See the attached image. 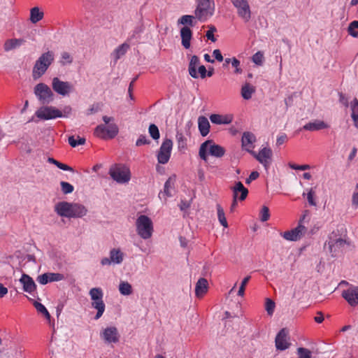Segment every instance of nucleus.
<instances>
[{"label":"nucleus","mask_w":358,"mask_h":358,"mask_svg":"<svg viewBox=\"0 0 358 358\" xmlns=\"http://www.w3.org/2000/svg\"><path fill=\"white\" fill-rule=\"evenodd\" d=\"M148 131H149V134H150V136L153 139L157 140V139L159 138V136H160L159 131L158 127L155 124H151L149 127Z\"/></svg>","instance_id":"nucleus-46"},{"label":"nucleus","mask_w":358,"mask_h":358,"mask_svg":"<svg viewBox=\"0 0 358 358\" xmlns=\"http://www.w3.org/2000/svg\"><path fill=\"white\" fill-rule=\"evenodd\" d=\"M259 172H257L256 171H252L250 174L249 177L248 178H246L245 183L246 184H250L252 181L257 179L259 178Z\"/></svg>","instance_id":"nucleus-59"},{"label":"nucleus","mask_w":358,"mask_h":358,"mask_svg":"<svg viewBox=\"0 0 358 358\" xmlns=\"http://www.w3.org/2000/svg\"><path fill=\"white\" fill-rule=\"evenodd\" d=\"M199 58L196 55L192 56L189 64L188 71L189 75L194 78H199L196 68L199 66Z\"/></svg>","instance_id":"nucleus-32"},{"label":"nucleus","mask_w":358,"mask_h":358,"mask_svg":"<svg viewBox=\"0 0 358 358\" xmlns=\"http://www.w3.org/2000/svg\"><path fill=\"white\" fill-rule=\"evenodd\" d=\"M305 217L306 214L300 219L298 226L291 231H285L282 234V237L287 241H296L300 239L306 234L307 230L306 227L302 224Z\"/></svg>","instance_id":"nucleus-14"},{"label":"nucleus","mask_w":358,"mask_h":358,"mask_svg":"<svg viewBox=\"0 0 358 358\" xmlns=\"http://www.w3.org/2000/svg\"><path fill=\"white\" fill-rule=\"evenodd\" d=\"M176 140L179 148H184L185 145V138L182 133H177Z\"/></svg>","instance_id":"nucleus-56"},{"label":"nucleus","mask_w":358,"mask_h":358,"mask_svg":"<svg viewBox=\"0 0 358 358\" xmlns=\"http://www.w3.org/2000/svg\"><path fill=\"white\" fill-rule=\"evenodd\" d=\"M43 12L38 7H34L30 10V21L36 24L43 19Z\"/></svg>","instance_id":"nucleus-36"},{"label":"nucleus","mask_w":358,"mask_h":358,"mask_svg":"<svg viewBox=\"0 0 358 358\" xmlns=\"http://www.w3.org/2000/svg\"><path fill=\"white\" fill-rule=\"evenodd\" d=\"M173 148V141L169 138H165L157 154V161L159 164H166L170 157Z\"/></svg>","instance_id":"nucleus-13"},{"label":"nucleus","mask_w":358,"mask_h":358,"mask_svg":"<svg viewBox=\"0 0 358 358\" xmlns=\"http://www.w3.org/2000/svg\"><path fill=\"white\" fill-rule=\"evenodd\" d=\"M250 279V276L248 275V276H246L242 280L241 286H240L239 289L238 291V296H244L245 287H246L248 282H249Z\"/></svg>","instance_id":"nucleus-50"},{"label":"nucleus","mask_w":358,"mask_h":358,"mask_svg":"<svg viewBox=\"0 0 358 358\" xmlns=\"http://www.w3.org/2000/svg\"><path fill=\"white\" fill-rule=\"evenodd\" d=\"M254 92L255 88L248 83L244 85L241 88V95L244 99H250Z\"/></svg>","instance_id":"nucleus-37"},{"label":"nucleus","mask_w":358,"mask_h":358,"mask_svg":"<svg viewBox=\"0 0 358 358\" xmlns=\"http://www.w3.org/2000/svg\"><path fill=\"white\" fill-rule=\"evenodd\" d=\"M339 101L344 106H345L346 108L348 107V99L342 93L339 94Z\"/></svg>","instance_id":"nucleus-62"},{"label":"nucleus","mask_w":358,"mask_h":358,"mask_svg":"<svg viewBox=\"0 0 358 358\" xmlns=\"http://www.w3.org/2000/svg\"><path fill=\"white\" fill-rule=\"evenodd\" d=\"M216 208L217 211V217L220 223L224 227L227 228L228 227V224L222 207L220 204H217Z\"/></svg>","instance_id":"nucleus-40"},{"label":"nucleus","mask_w":358,"mask_h":358,"mask_svg":"<svg viewBox=\"0 0 358 358\" xmlns=\"http://www.w3.org/2000/svg\"><path fill=\"white\" fill-rule=\"evenodd\" d=\"M68 142L71 147L76 148L78 145H84L85 138L78 136V140H76L73 136H71L69 137Z\"/></svg>","instance_id":"nucleus-43"},{"label":"nucleus","mask_w":358,"mask_h":358,"mask_svg":"<svg viewBox=\"0 0 358 358\" xmlns=\"http://www.w3.org/2000/svg\"><path fill=\"white\" fill-rule=\"evenodd\" d=\"M352 108V118L353 120L355 126L358 128V100L355 99L351 103Z\"/></svg>","instance_id":"nucleus-38"},{"label":"nucleus","mask_w":358,"mask_h":358,"mask_svg":"<svg viewBox=\"0 0 358 358\" xmlns=\"http://www.w3.org/2000/svg\"><path fill=\"white\" fill-rule=\"evenodd\" d=\"M136 232L143 239H148L152 236L154 231L151 219L145 215H141L136 221Z\"/></svg>","instance_id":"nucleus-4"},{"label":"nucleus","mask_w":358,"mask_h":358,"mask_svg":"<svg viewBox=\"0 0 358 358\" xmlns=\"http://www.w3.org/2000/svg\"><path fill=\"white\" fill-rule=\"evenodd\" d=\"M345 244V240L339 237L336 233L332 232L329 235L328 240L326 241L324 247H327L329 252L331 256L334 257Z\"/></svg>","instance_id":"nucleus-9"},{"label":"nucleus","mask_w":358,"mask_h":358,"mask_svg":"<svg viewBox=\"0 0 358 358\" xmlns=\"http://www.w3.org/2000/svg\"><path fill=\"white\" fill-rule=\"evenodd\" d=\"M341 296L351 306H356L358 304V286L350 285L342 292Z\"/></svg>","instance_id":"nucleus-17"},{"label":"nucleus","mask_w":358,"mask_h":358,"mask_svg":"<svg viewBox=\"0 0 358 358\" xmlns=\"http://www.w3.org/2000/svg\"><path fill=\"white\" fill-rule=\"evenodd\" d=\"M242 189H241V186H240L238 185V187H237V189L234 190V198H233L232 203H231V205L230 207L231 211H233L237 207V205H238V196L236 195V190H242Z\"/></svg>","instance_id":"nucleus-52"},{"label":"nucleus","mask_w":358,"mask_h":358,"mask_svg":"<svg viewBox=\"0 0 358 358\" xmlns=\"http://www.w3.org/2000/svg\"><path fill=\"white\" fill-rule=\"evenodd\" d=\"M357 29H358V20H355L350 23L348 28V32L350 36L357 37L358 31Z\"/></svg>","instance_id":"nucleus-41"},{"label":"nucleus","mask_w":358,"mask_h":358,"mask_svg":"<svg viewBox=\"0 0 358 358\" xmlns=\"http://www.w3.org/2000/svg\"><path fill=\"white\" fill-rule=\"evenodd\" d=\"M208 283L206 279L201 278L199 279L195 287V294L197 297H202L208 291Z\"/></svg>","instance_id":"nucleus-28"},{"label":"nucleus","mask_w":358,"mask_h":358,"mask_svg":"<svg viewBox=\"0 0 358 358\" xmlns=\"http://www.w3.org/2000/svg\"><path fill=\"white\" fill-rule=\"evenodd\" d=\"M194 10L196 17L201 22L206 21L213 15L215 11L214 0H196Z\"/></svg>","instance_id":"nucleus-3"},{"label":"nucleus","mask_w":358,"mask_h":358,"mask_svg":"<svg viewBox=\"0 0 358 358\" xmlns=\"http://www.w3.org/2000/svg\"><path fill=\"white\" fill-rule=\"evenodd\" d=\"M215 31H216V28L215 27H210V29L207 31L206 35L207 38L213 42H215L216 41V38L214 36Z\"/></svg>","instance_id":"nucleus-55"},{"label":"nucleus","mask_w":358,"mask_h":358,"mask_svg":"<svg viewBox=\"0 0 358 358\" xmlns=\"http://www.w3.org/2000/svg\"><path fill=\"white\" fill-rule=\"evenodd\" d=\"M275 348L278 350H285L290 346L288 341V331L286 329H282L276 335L275 339Z\"/></svg>","instance_id":"nucleus-19"},{"label":"nucleus","mask_w":358,"mask_h":358,"mask_svg":"<svg viewBox=\"0 0 358 358\" xmlns=\"http://www.w3.org/2000/svg\"><path fill=\"white\" fill-rule=\"evenodd\" d=\"M329 125L324 121L315 120L313 122H310L303 125V129L306 131H314L327 129Z\"/></svg>","instance_id":"nucleus-26"},{"label":"nucleus","mask_w":358,"mask_h":358,"mask_svg":"<svg viewBox=\"0 0 358 358\" xmlns=\"http://www.w3.org/2000/svg\"><path fill=\"white\" fill-rule=\"evenodd\" d=\"M52 88L58 94L66 96L74 91L73 85L68 81H63L57 77L52 80Z\"/></svg>","instance_id":"nucleus-10"},{"label":"nucleus","mask_w":358,"mask_h":358,"mask_svg":"<svg viewBox=\"0 0 358 358\" xmlns=\"http://www.w3.org/2000/svg\"><path fill=\"white\" fill-rule=\"evenodd\" d=\"M20 282L23 286V290L26 292L31 294L36 289V285L34 280L26 273L22 275Z\"/></svg>","instance_id":"nucleus-22"},{"label":"nucleus","mask_w":358,"mask_h":358,"mask_svg":"<svg viewBox=\"0 0 358 358\" xmlns=\"http://www.w3.org/2000/svg\"><path fill=\"white\" fill-rule=\"evenodd\" d=\"M275 307V302L273 300H271V299L267 298L266 299L265 308H266V310L267 311V313L269 315H273V313L274 312Z\"/></svg>","instance_id":"nucleus-47"},{"label":"nucleus","mask_w":358,"mask_h":358,"mask_svg":"<svg viewBox=\"0 0 358 358\" xmlns=\"http://www.w3.org/2000/svg\"><path fill=\"white\" fill-rule=\"evenodd\" d=\"M255 136L250 131H245L243 134L241 139L242 147L245 150L251 153V152H252V149L254 148L253 143L255 142Z\"/></svg>","instance_id":"nucleus-21"},{"label":"nucleus","mask_w":358,"mask_h":358,"mask_svg":"<svg viewBox=\"0 0 358 358\" xmlns=\"http://www.w3.org/2000/svg\"><path fill=\"white\" fill-rule=\"evenodd\" d=\"M72 203L67 201H61L55 206V211L61 217H69L71 210Z\"/></svg>","instance_id":"nucleus-24"},{"label":"nucleus","mask_w":358,"mask_h":358,"mask_svg":"<svg viewBox=\"0 0 358 358\" xmlns=\"http://www.w3.org/2000/svg\"><path fill=\"white\" fill-rule=\"evenodd\" d=\"M181 43L185 49H189L190 47V41L192 38V31L189 27H183L181 28L180 31Z\"/></svg>","instance_id":"nucleus-25"},{"label":"nucleus","mask_w":358,"mask_h":358,"mask_svg":"<svg viewBox=\"0 0 358 358\" xmlns=\"http://www.w3.org/2000/svg\"><path fill=\"white\" fill-rule=\"evenodd\" d=\"M64 279V276L59 273H45L38 275L36 280L41 285H46L51 282H58Z\"/></svg>","instance_id":"nucleus-20"},{"label":"nucleus","mask_w":358,"mask_h":358,"mask_svg":"<svg viewBox=\"0 0 358 358\" xmlns=\"http://www.w3.org/2000/svg\"><path fill=\"white\" fill-rule=\"evenodd\" d=\"M215 157H222L225 154V149L220 145L213 143V141L208 140L203 142L199 148V155L204 161H207V151Z\"/></svg>","instance_id":"nucleus-5"},{"label":"nucleus","mask_w":358,"mask_h":358,"mask_svg":"<svg viewBox=\"0 0 358 358\" xmlns=\"http://www.w3.org/2000/svg\"><path fill=\"white\" fill-rule=\"evenodd\" d=\"M289 166L292 169H294V170L305 171V170H308L310 169V166L308 164L296 165V164L290 163V164H289Z\"/></svg>","instance_id":"nucleus-54"},{"label":"nucleus","mask_w":358,"mask_h":358,"mask_svg":"<svg viewBox=\"0 0 358 358\" xmlns=\"http://www.w3.org/2000/svg\"><path fill=\"white\" fill-rule=\"evenodd\" d=\"M109 175L117 183L124 184L131 179V171L125 165L117 164L112 166L109 169Z\"/></svg>","instance_id":"nucleus-6"},{"label":"nucleus","mask_w":358,"mask_h":358,"mask_svg":"<svg viewBox=\"0 0 358 358\" xmlns=\"http://www.w3.org/2000/svg\"><path fill=\"white\" fill-rule=\"evenodd\" d=\"M55 59V55L52 51L43 53L36 61L32 70V76L34 80L41 78L48 70Z\"/></svg>","instance_id":"nucleus-1"},{"label":"nucleus","mask_w":358,"mask_h":358,"mask_svg":"<svg viewBox=\"0 0 358 358\" xmlns=\"http://www.w3.org/2000/svg\"><path fill=\"white\" fill-rule=\"evenodd\" d=\"M357 192H355L352 196V205L357 208L358 207V185H356Z\"/></svg>","instance_id":"nucleus-61"},{"label":"nucleus","mask_w":358,"mask_h":358,"mask_svg":"<svg viewBox=\"0 0 358 358\" xmlns=\"http://www.w3.org/2000/svg\"><path fill=\"white\" fill-rule=\"evenodd\" d=\"M119 291L121 294L128 296L132 293V287L128 282L122 281L119 285Z\"/></svg>","instance_id":"nucleus-39"},{"label":"nucleus","mask_w":358,"mask_h":358,"mask_svg":"<svg viewBox=\"0 0 358 358\" xmlns=\"http://www.w3.org/2000/svg\"><path fill=\"white\" fill-rule=\"evenodd\" d=\"M25 41L22 38H10L5 41L3 49L6 52H9L22 45Z\"/></svg>","instance_id":"nucleus-30"},{"label":"nucleus","mask_w":358,"mask_h":358,"mask_svg":"<svg viewBox=\"0 0 358 358\" xmlns=\"http://www.w3.org/2000/svg\"><path fill=\"white\" fill-rule=\"evenodd\" d=\"M238 185L240 186H241V189H243L242 190H236V195L238 196V200L240 201H243L247 198V196L248 195V189L244 187L243 183L240 181L236 182L235 183L234 186L231 187V189L233 192V198H234V190L237 189V187H238Z\"/></svg>","instance_id":"nucleus-31"},{"label":"nucleus","mask_w":358,"mask_h":358,"mask_svg":"<svg viewBox=\"0 0 358 358\" xmlns=\"http://www.w3.org/2000/svg\"><path fill=\"white\" fill-rule=\"evenodd\" d=\"M150 141L144 135H141L136 142V146H141L143 145L149 144Z\"/></svg>","instance_id":"nucleus-53"},{"label":"nucleus","mask_w":358,"mask_h":358,"mask_svg":"<svg viewBox=\"0 0 358 358\" xmlns=\"http://www.w3.org/2000/svg\"><path fill=\"white\" fill-rule=\"evenodd\" d=\"M174 182H175V178L170 177L165 182L164 187V192H160L159 194V198L164 197V199L166 200V197L171 196V189H173L174 187Z\"/></svg>","instance_id":"nucleus-33"},{"label":"nucleus","mask_w":358,"mask_h":358,"mask_svg":"<svg viewBox=\"0 0 358 358\" xmlns=\"http://www.w3.org/2000/svg\"><path fill=\"white\" fill-rule=\"evenodd\" d=\"M129 48V45L127 43H122L115 48L111 54L115 62H117L121 57L124 55Z\"/></svg>","instance_id":"nucleus-35"},{"label":"nucleus","mask_w":358,"mask_h":358,"mask_svg":"<svg viewBox=\"0 0 358 358\" xmlns=\"http://www.w3.org/2000/svg\"><path fill=\"white\" fill-rule=\"evenodd\" d=\"M269 209L267 206H264L260 212V220L262 222H266L269 219Z\"/></svg>","instance_id":"nucleus-51"},{"label":"nucleus","mask_w":358,"mask_h":358,"mask_svg":"<svg viewBox=\"0 0 358 358\" xmlns=\"http://www.w3.org/2000/svg\"><path fill=\"white\" fill-rule=\"evenodd\" d=\"M297 354L299 358H311V352L307 348H299Z\"/></svg>","instance_id":"nucleus-48"},{"label":"nucleus","mask_w":358,"mask_h":358,"mask_svg":"<svg viewBox=\"0 0 358 358\" xmlns=\"http://www.w3.org/2000/svg\"><path fill=\"white\" fill-rule=\"evenodd\" d=\"M101 337L107 343H117L120 341V334L115 327L104 329L101 333Z\"/></svg>","instance_id":"nucleus-18"},{"label":"nucleus","mask_w":358,"mask_h":358,"mask_svg":"<svg viewBox=\"0 0 358 358\" xmlns=\"http://www.w3.org/2000/svg\"><path fill=\"white\" fill-rule=\"evenodd\" d=\"M87 213V209L82 204L72 203L71 210V217H82Z\"/></svg>","instance_id":"nucleus-27"},{"label":"nucleus","mask_w":358,"mask_h":358,"mask_svg":"<svg viewBox=\"0 0 358 358\" xmlns=\"http://www.w3.org/2000/svg\"><path fill=\"white\" fill-rule=\"evenodd\" d=\"M213 55L217 61L222 62L223 60V57L220 50H214L213 52Z\"/></svg>","instance_id":"nucleus-64"},{"label":"nucleus","mask_w":358,"mask_h":358,"mask_svg":"<svg viewBox=\"0 0 358 358\" xmlns=\"http://www.w3.org/2000/svg\"><path fill=\"white\" fill-rule=\"evenodd\" d=\"M60 185H61L62 192L64 194H71L74 190L73 186L67 182L62 181L60 182Z\"/></svg>","instance_id":"nucleus-45"},{"label":"nucleus","mask_w":358,"mask_h":358,"mask_svg":"<svg viewBox=\"0 0 358 358\" xmlns=\"http://www.w3.org/2000/svg\"><path fill=\"white\" fill-rule=\"evenodd\" d=\"M231 65L236 69H235L236 73H242V69L239 67L240 61L238 60L236 57L232 58Z\"/></svg>","instance_id":"nucleus-58"},{"label":"nucleus","mask_w":358,"mask_h":358,"mask_svg":"<svg viewBox=\"0 0 358 358\" xmlns=\"http://www.w3.org/2000/svg\"><path fill=\"white\" fill-rule=\"evenodd\" d=\"M233 6L237 9L238 15L245 22L251 19V10L248 0H231Z\"/></svg>","instance_id":"nucleus-12"},{"label":"nucleus","mask_w":358,"mask_h":358,"mask_svg":"<svg viewBox=\"0 0 358 358\" xmlns=\"http://www.w3.org/2000/svg\"><path fill=\"white\" fill-rule=\"evenodd\" d=\"M34 92L39 101L43 104H48L54 100V94L52 90L45 83L37 84L34 87Z\"/></svg>","instance_id":"nucleus-8"},{"label":"nucleus","mask_w":358,"mask_h":358,"mask_svg":"<svg viewBox=\"0 0 358 358\" xmlns=\"http://www.w3.org/2000/svg\"><path fill=\"white\" fill-rule=\"evenodd\" d=\"M196 16L191 15H184L178 20V24L184 25V27H194L196 24Z\"/></svg>","instance_id":"nucleus-34"},{"label":"nucleus","mask_w":358,"mask_h":358,"mask_svg":"<svg viewBox=\"0 0 358 358\" xmlns=\"http://www.w3.org/2000/svg\"><path fill=\"white\" fill-rule=\"evenodd\" d=\"M36 116L43 120H48L62 117V111L54 106H42L35 113Z\"/></svg>","instance_id":"nucleus-11"},{"label":"nucleus","mask_w":358,"mask_h":358,"mask_svg":"<svg viewBox=\"0 0 358 358\" xmlns=\"http://www.w3.org/2000/svg\"><path fill=\"white\" fill-rule=\"evenodd\" d=\"M198 127L202 136H207L210 131V123L208 120L204 116L199 117Z\"/></svg>","instance_id":"nucleus-29"},{"label":"nucleus","mask_w":358,"mask_h":358,"mask_svg":"<svg viewBox=\"0 0 358 358\" xmlns=\"http://www.w3.org/2000/svg\"><path fill=\"white\" fill-rule=\"evenodd\" d=\"M287 141V136L286 134L282 133L277 137L276 145L280 146Z\"/></svg>","instance_id":"nucleus-57"},{"label":"nucleus","mask_w":358,"mask_h":358,"mask_svg":"<svg viewBox=\"0 0 358 358\" xmlns=\"http://www.w3.org/2000/svg\"><path fill=\"white\" fill-rule=\"evenodd\" d=\"M89 294L92 301V308L97 310V313L95 315V320H98L103 314L106 308L105 303L103 301V291L99 287H94L90 290Z\"/></svg>","instance_id":"nucleus-7"},{"label":"nucleus","mask_w":358,"mask_h":358,"mask_svg":"<svg viewBox=\"0 0 358 358\" xmlns=\"http://www.w3.org/2000/svg\"><path fill=\"white\" fill-rule=\"evenodd\" d=\"M34 306L37 310V311L42 313L43 315L48 310L47 308L42 303L38 301H34Z\"/></svg>","instance_id":"nucleus-60"},{"label":"nucleus","mask_w":358,"mask_h":358,"mask_svg":"<svg viewBox=\"0 0 358 358\" xmlns=\"http://www.w3.org/2000/svg\"><path fill=\"white\" fill-rule=\"evenodd\" d=\"M73 62V57L71 55L67 52H63L61 54V58L59 60V63L62 66H65L66 64H70Z\"/></svg>","instance_id":"nucleus-42"},{"label":"nucleus","mask_w":358,"mask_h":358,"mask_svg":"<svg viewBox=\"0 0 358 358\" xmlns=\"http://www.w3.org/2000/svg\"><path fill=\"white\" fill-rule=\"evenodd\" d=\"M315 191L313 188H310L307 193V200L310 206H315L317 203L315 200Z\"/></svg>","instance_id":"nucleus-49"},{"label":"nucleus","mask_w":358,"mask_h":358,"mask_svg":"<svg viewBox=\"0 0 358 358\" xmlns=\"http://www.w3.org/2000/svg\"><path fill=\"white\" fill-rule=\"evenodd\" d=\"M209 118L211 122L215 124H229L232 122L234 115L232 114H212Z\"/></svg>","instance_id":"nucleus-23"},{"label":"nucleus","mask_w":358,"mask_h":358,"mask_svg":"<svg viewBox=\"0 0 358 358\" xmlns=\"http://www.w3.org/2000/svg\"><path fill=\"white\" fill-rule=\"evenodd\" d=\"M113 117H103L105 124L98 125L94 129V135L103 139L113 138L118 133V127L115 123H110Z\"/></svg>","instance_id":"nucleus-2"},{"label":"nucleus","mask_w":358,"mask_h":358,"mask_svg":"<svg viewBox=\"0 0 358 358\" xmlns=\"http://www.w3.org/2000/svg\"><path fill=\"white\" fill-rule=\"evenodd\" d=\"M252 62L258 65L262 66L264 63V57L263 52L261 51L257 52L252 57Z\"/></svg>","instance_id":"nucleus-44"},{"label":"nucleus","mask_w":358,"mask_h":358,"mask_svg":"<svg viewBox=\"0 0 358 358\" xmlns=\"http://www.w3.org/2000/svg\"><path fill=\"white\" fill-rule=\"evenodd\" d=\"M251 154L264 166L265 169L267 170L270 167L273 156V152L270 148H263L258 153L252 151Z\"/></svg>","instance_id":"nucleus-15"},{"label":"nucleus","mask_w":358,"mask_h":358,"mask_svg":"<svg viewBox=\"0 0 358 358\" xmlns=\"http://www.w3.org/2000/svg\"><path fill=\"white\" fill-rule=\"evenodd\" d=\"M124 259V254L119 248H113L110 251V257H104L101 260L102 266L110 265L111 264H120Z\"/></svg>","instance_id":"nucleus-16"},{"label":"nucleus","mask_w":358,"mask_h":358,"mask_svg":"<svg viewBox=\"0 0 358 358\" xmlns=\"http://www.w3.org/2000/svg\"><path fill=\"white\" fill-rule=\"evenodd\" d=\"M201 78H204L206 76L207 71L203 65H201L198 68V72Z\"/></svg>","instance_id":"nucleus-63"}]
</instances>
